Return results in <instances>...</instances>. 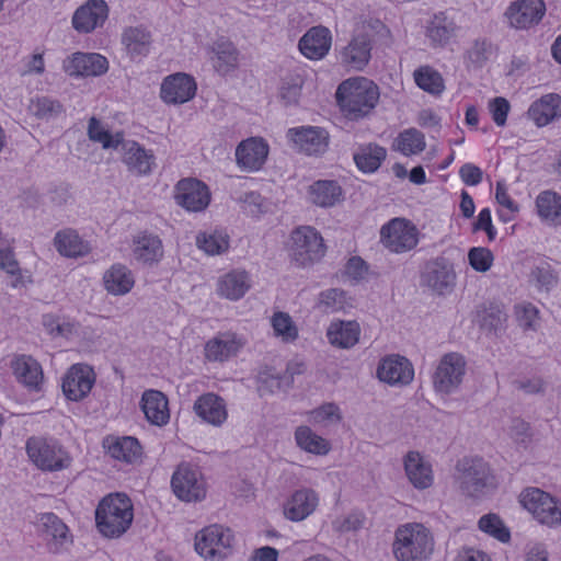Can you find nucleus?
I'll return each instance as SVG.
<instances>
[{
    "label": "nucleus",
    "mask_w": 561,
    "mask_h": 561,
    "mask_svg": "<svg viewBox=\"0 0 561 561\" xmlns=\"http://www.w3.org/2000/svg\"><path fill=\"white\" fill-rule=\"evenodd\" d=\"M196 89L193 77L178 72L163 80L160 96L168 104H183L194 98Z\"/></svg>",
    "instance_id": "nucleus-18"
},
{
    "label": "nucleus",
    "mask_w": 561,
    "mask_h": 561,
    "mask_svg": "<svg viewBox=\"0 0 561 561\" xmlns=\"http://www.w3.org/2000/svg\"><path fill=\"white\" fill-rule=\"evenodd\" d=\"M197 247L209 255L225 252L228 247V236L221 232L199 233L196 237Z\"/></svg>",
    "instance_id": "nucleus-53"
},
{
    "label": "nucleus",
    "mask_w": 561,
    "mask_h": 561,
    "mask_svg": "<svg viewBox=\"0 0 561 561\" xmlns=\"http://www.w3.org/2000/svg\"><path fill=\"white\" fill-rule=\"evenodd\" d=\"M511 110L510 102L502 96L493 98V122L499 126H504L507 114Z\"/></svg>",
    "instance_id": "nucleus-62"
},
{
    "label": "nucleus",
    "mask_w": 561,
    "mask_h": 561,
    "mask_svg": "<svg viewBox=\"0 0 561 561\" xmlns=\"http://www.w3.org/2000/svg\"><path fill=\"white\" fill-rule=\"evenodd\" d=\"M194 411L203 421L215 426L221 425L227 419L225 401L215 393L201 396L194 403Z\"/></svg>",
    "instance_id": "nucleus-34"
},
{
    "label": "nucleus",
    "mask_w": 561,
    "mask_h": 561,
    "mask_svg": "<svg viewBox=\"0 0 561 561\" xmlns=\"http://www.w3.org/2000/svg\"><path fill=\"white\" fill-rule=\"evenodd\" d=\"M371 43L367 35L355 36L340 54L342 64L354 70H363L369 59Z\"/></svg>",
    "instance_id": "nucleus-30"
},
{
    "label": "nucleus",
    "mask_w": 561,
    "mask_h": 561,
    "mask_svg": "<svg viewBox=\"0 0 561 561\" xmlns=\"http://www.w3.org/2000/svg\"><path fill=\"white\" fill-rule=\"evenodd\" d=\"M423 283L438 294L450 289L455 283L451 265L444 257H437L426 263L422 273Z\"/></svg>",
    "instance_id": "nucleus-26"
},
{
    "label": "nucleus",
    "mask_w": 561,
    "mask_h": 561,
    "mask_svg": "<svg viewBox=\"0 0 561 561\" xmlns=\"http://www.w3.org/2000/svg\"><path fill=\"white\" fill-rule=\"evenodd\" d=\"M245 345V340L231 331L219 332L208 340L204 347V355L208 362L224 363L238 355Z\"/></svg>",
    "instance_id": "nucleus-14"
},
{
    "label": "nucleus",
    "mask_w": 561,
    "mask_h": 561,
    "mask_svg": "<svg viewBox=\"0 0 561 561\" xmlns=\"http://www.w3.org/2000/svg\"><path fill=\"white\" fill-rule=\"evenodd\" d=\"M302 78L299 75L286 76L279 88V96L286 105L296 104L301 94Z\"/></svg>",
    "instance_id": "nucleus-54"
},
{
    "label": "nucleus",
    "mask_w": 561,
    "mask_h": 561,
    "mask_svg": "<svg viewBox=\"0 0 561 561\" xmlns=\"http://www.w3.org/2000/svg\"><path fill=\"white\" fill-rule=\"evenodd\" d=\"M271 322L275 335L284 342H294L298 337V329L288 313L275 312Z\"/></svg>",
    "instance_id": "nucleus-51"
},
{
    "label": "nucleus",
    "mask_w": 561,
    "mask_h": 561,
    "mask_svg": "<svg viewBox=\"0 0 561 561\" xmlns=\"http://www.w3.org/2000/svg\"><path fill=\"white\" fill-rule=\"evenodd\" d=\"M124 134L118 131L112 135L105 129L96 117H91L88 124V137L94 142H100L103 149H118Z\"/></svg>",
    "instance_id": "nucleus-47"
},
{
    "label": "nucleus",
    "mask_w": 561,
    "mask_h": 561,
    "mask_svg": "<svg viewBox=\"0 0 561 561\" xmlns=\"http://www.w3.org/2000/svg\"><path fill=\"white\" fill-rule=\"evenodd\" d=\"M233 535L221 525H210L195 536V550L205 559L221 560L226 558L232 546Z\"/></svg>",
    "instance_id": "nucleus-8"
},
{
    "label": "nucleus",
    "mask_w": 561,
    "mask_h": 561,
    "mask_svg": "<svg viewBox=\"0 0 561 561\" xmlns=\"http://www.w3.org/2000/svg\"><path fill=\"white\" fill-rule=\"evenodd\" d=\"M360 328L356 321H333L327 330L329 343L337 348L348 350L359 341Z\"/></svg>",
    "instance_id": "nucleus-33"
},
{
    "label": "nucleus",
    "mask_w": 561,
    "mask_h": 561,
    "mask_svg": "<svg viewBox=\"0 0 561 561\" xmlns=\"http://www.w3.org/2000/svg\"><path fill=\"white\" fill-rule=\"evenodd\" d=\"M386 157V148L374 142L358 146L353 153L356 167L364 173L376 172Z\"/></svg>",
    "instance_id": "nucleus-38"
},
{
    "label": "nucleus",
    "mask_w": 561,
    "mask_h": 561,
    "mask_svg": "<svg viewBox=\"0 0 561 561\" xmlns=\"http://www.w3.org/2000/svg\"><path fill=\"white\" fill-rule=\"evenodd\" d=\"M459 175L466 185H478L482 180V171L472 163L463 164L459 170Z\"/></svg>",
    "instance_id": "nucleus-63"
},
{
    "label": "nucleus",
    "mask_w": 561,
    "mask_h": 561,
    "mask_svg": "<svg viewBox=\"0 0 561 561\" xmlns=\"http://www.w3.org/2000/svg\"><path fill=\"white\" fill-rule=\"evenodd\" d=\"M403 465L405 474L415 489L425 490L432 486L434 482L432 466L419 451H409L404 456Z\"/></svg>",
    "instance_id": "nucleus-27"
},
{
    "label": "nucleus",
    "mask_w": 561,
    "mask_h": 561,
    "mask_svg": "<svg viewBox=\"0 0 561 561\" xmlns=\"http://www.w3.org/2000/svg\"><path fill=\"white\" fill-rule=\"evenodd\" d=\"M65 71L71 77L104 75L108 69L107 59L95 53H76L64 64Z\"/></svg>",
    "instance_id": "nucleus-22"
},
{
    "label": "nucleus",
    "mask_w": 561,
    "mask_h": 561,
    "mask_svg": "<svg viewBox=\"0 0 561 561\" xmlns=\"http://www.w3.org/2000/svg\"><path fill=\"white\" fill-rule=\"evenodd\" d=\"M468 58L476 68L482 67L488 60L485 42L477 41L468 50Z\"/></svg>",
    "instance_id": "nucleus-64"
},
{
    "label": "nucleus",
    "mask_w": 561,
    "mask_h": 561,
    "mask_svg": "<svg viewBox=\"0 0 561 561\" xmlns=\"http://www.w3.org/2000/svg\"><path fill=\"white\" fill-rule=\"evenodd\" d=\"M466 359L459 353L445 354L433 375V387L437 393L451 394L456 392L466 374Z\"/></svg>",
    "instance_id": "nucleus-10"
},
{
    "label": "nucleus",
    "mask_w": 561,
    "mask_h": 561,
    "mask_svg": "<svg viewBox=\"0 0 561 561\" xmlns=\"http://www.w3.org/2000/svg\"><path fill=\"white\" fill-rule=\"evenodd\" d=\"M28 111L38 119L50 121L64 113V106L58 100L38 96L31 100Z\"/></svg>",
    "instance_id": "nucleus-48"
},
{
    "label": "nucleus",
    "mask_w": 561,
    "mask_h": 561,
    "mask_svg": "<svg viewBox=\"0 0 561 561\" xmlns=\"http://www.w3.org/2000/svg\"><path fill=\"white\" fill-rule=\"evenodd\" d=\"M133 519V503L123 493L106 495L95 510L96 528L106 538L121 537L130 527Z\"/></svg>",
    "instance_id": "nucleus-2"
},
{
    "label": "nucleus",
    "mask_w": 561,
    "mask_h": 561,
    "mask_svg": "<svg viewBox=\"0 0 561 561\" xmlns=\"http://www.w3.org/2000/svg\"><path fill=\"white\" fill-rule=\"evenodd\" d=\"M470 266L477 272H486L491 267V251L486 248H472L468 253Z\"/></svg>",
    "instance_id": "nucleus-57"
},
{
    "label": "nucleus",
    "mask_w": 561,
    "mask_h": 561,
    "mask_svg": "<svg viewBox=\"0 0 561 561\" xmlns=\"http://www.w3.org/2000/svg\"><path fill=\"white\" fill-rule=\"evenodd\" d=\"M250 288V278L244 271H232L222 276L218 282V293L230 300H238Z\"/></svg>",
    "instance_id": "nucleus-40"
},
{
    "label": "nucleus",
    "mask_w": 561,
    "mask_h": 561,
    "mask_svg": "<svg viewBox=\"0 0 561 561\" xmlns=\"http://www.w3.org/2000/svg\"><path fill=\"white\" fill-rule=\"evenodd\" d=\"M16 380L28 391H41L44 374L41 364L30 355H18L11 360Z\"/></svg>",
    "instance_id": "nucleus-23"
},
{
    "label": "nucleus",
    "mask_w": 561,
    "mask_h": 561,
    "mask_svg": "<svg viewBox=\"0 0 561 561\" xmlns=\"http://www.w3.org/2000/svg\"><path fill=\"white\" fill-rule=\"evenodd\" d=\"M295 440L299 448L309 454L323 456L331 450L330 443L306 425L296 428Z\"/></svg>",
    "instance_id": "nucleus-44"
},
{
    "label": "nucleus",
    "mask_w": 561,
    "mask_h": 561,
    "mask_svg": "<svg viewBox=\"0 0 561 561\" xmlns=\"http://www.w3.org/2000/svg\"><path fill=\"white\" fill-rule=\"evenodd\" d=\"M342 414L335 403H324L312 410L309 414V421L314 425L331 426L341 422Z\"/></svg>",
    "instance_id": "nucleus-52"
},
{
    "label": "nucleus",
    "mask_w": 561,
    "mask_h": 561,
    "mask_svg": "<svg viewBox=\"0 0 561 561\" xmlns=\"http://www.w3.org/2000/svg\"><path fill=\"white\" fill-rule=\"evenodd\" d=\"M54 245L61 255L67 257L83 256L89 252L88 244L72 229L58 231L54 238Z\"/></svg>",
    "instance_id": "nucleus-41"
},
{
    "label": "nucleus",
    "mask_w": 561,
    "mask_h": 561,
    "mask_svg": "<svg viewBox=\"0 0 561 561\" xmlns=\"http://www.w3.org/2000/svg\"><path fill=\"white\" fill-rule=\"evenodd\" d=\"M527 115L538 127L548 125L561 117V96L549 93L535 101L528 108Z\"/></svg>",
    "instance_id": "nucleus-29"
},
{
    "label": "nucleus",
    "mask_w": 561,
    "mask_h": 561,
    "mask_svg": "<svg viewBox=\"0 0 561 561\" xmlns=\"http://www.w3.org/2000/svg\"><path fill=\"white\" fill-rule=\"evenodd\" d=\"M489 465L479 457H465L456 465V481L463 494L479 497L486 488Z\"/></svg>",
    "instance_id": "nucleus-9"
},
{
    "label": "nucleus",
    "mask_w": 561,
    "mask_h": 561,
    "mask_svg": "<svg viewBox=\"0 0 561 561\" xmlns=\"http://www.w3.org/2000/svg\"><path fill=\"white\" fill-rule=\"evenodd\" d=\"M392 550L398 561H425L433 553L434 538L424 525L409 523L396 530Z\"/></svg>",
    "instance_id": "nucleus-3"
},
{
    "label": "nucleus",
    "mask_w": 561,
    "mask_h": 561,
    "mask_svg": "<svg viewBox=\"0 0 561 561\" xmlns=\"http://www.w3.org/2000/svg\"><path fill=\"white\" fill-rule=\"evenodd\" d=\"M309 198L320 207H332L342 199V188L335 181L319 180L309 186Z\"/></svg>",
    "instance_id": "nucleus-39"
},
{
    "label": "nucleus",
    "mask_w": 561,
    "mask_h": 561,
    "mask_svg": "<svg viewBox=\"0 0 561 561\" xmlns=\"http://www.w3.org/2000/svg\"><path fill=\"white\" fill-rule=\"evenodd\" d=\"M546 14L543 0H516L505 12L508 24L517 30H528L538 25Z\"/></svg>",
    "instance_id": "nucleus-12"
},
{
    "label": "nucleus",
    "mask_w": 561,
    "mask_h": 561,
    "mask_svg": "<svg viewBox=\"0 0 561 561\" xmlns=\"http://www.w3.org/2000/svg\"><path fill=\"white\" fill-rule=\"evenodd\" d=\"M260 380L271 392L276 390H286L291 387V376L289 373H263Z\"/></svg>",
    "instance_id": "nucleus-56"
},
{
    "label": "nucleus",
    "mask_w": 561,
    "mask_h": 561,
    "mask_svg": "<svg viewBox=\"0 0 561 561\" xmlns=\"http://www.w3.org/2000/svg\"><path fill=\"white\" fill-rule=\"evenodd\" d=\"M107 453L117 460L133 463L141 457V446L137 438L125 436L113 439L107 445Z\"/></svg>",
    "instance_id": "nucleus-45"
},
{
    "label": "nucleus",
    "mask_w": 561,
    "mask_h": 561,
    "mask_svg": "<svg viewBox=\"0 0 561 561\" xmlns=\"http://www.w3.org/2000/svg\"><path fill=\"white\" fill-rule=\"evenodd\" d=\"M299 50L309 59L323 58L331 47V35L327 27H311L299 41Z\"/></svg>",
    "instance_id": "nucleus-28"
},
{
    "label": "nucleus",
    "mask_w": 561,
    "mask_h": 561,
    "mask_svg": "<svg viewBox=\"0 0 561 561\" xmlns=\"http://www.w3.org/2000/svg\"><path fill=\"white\" fill-rule=\"evenodd\" d=\"M530 280L540 291H550L558 284V276L550 265H539L531 270Z\"/></svg>",
    "instance_id": "nucleus-55"
},
{
    "label": "nucleus",
    "mask_w": 561,
    "mask_h": 561,
    "mask_svg": "<svg viewBox=\"0 0 561 561\" xmlns=\"http://www.w3.org/2000/svg\"><path fill=\"white\" fill-rule=\"evenodd\" d=\"M268 154V146L261 138H248L236 149L237 164L248 171H257L264 164Z\"/></svg>",
    "instance_id": "nucleus-25"
},
{
    "label": "nucleus",
    "mask_w": 561,
    "mask_h": 561,
    "mask_svg": "<svg viewBox=\"0 0 561 561\" xmlns=\"http://www.w3.org/2000/svg\"><path fill=\"white\" fill-rule=\"evenodd\" d=\"M141 410L153 425H165L170 420L167 397L159 390H146L141 397Z\"/></svg>",
    "instance_id": "nucleus-31"
},
{
    "label": "nucleus",
    "mask_w": 561,
    "mask_h": 561,
    "mask_svg": "<svg viewBox=\"0 0 561 561\" xmlns=\"http://www.w3.org/2000/svg\"><path fill=\"white\" fill-rule=\"evenodd\" d=\"M495 198H496V202L501 206H504L507 209V211L510 213V215H505L502 211H499V217L503 221L511 220V218H512L511 215L514 214L515 211H517L518 207L515 204V202L510 198V196L506 193V188H505L504 184L501 181H499L497 184H496Z\"/></svg>",
    "instance_id": "nucleus-58"
},
{
    "label": "nucleus",
    "mask_w": 561,
    "mask_h": 561,
    "mask_svg": "<svg viewBox=\"0 0 561 561\" xmlns=\"http://www.w3.org/2000/svg\"><path fill=\"white\" fill-rule=\"evenodd\" d=\"M378 378L391 386L409 385L414 377V369L410 360L400 355H389L379 362Z\"/></svg>",
    "instance_id": "nucleus-19"
},
{
    "label": "nucleus",
    "mask_w": 561,
    "mask_h": 561,
    "mask_svg": "<svg viewBox=\"0 0 561 561\" xmlns=\"http://www.w3.org/2000/svg\"><path fill=\"white\" fill-rule=\"evenodd\" d=\"M417 87L431 94L438 95L444 90V80L439 72L428 66L420 67L414 71Z\"/></svg>",
    "instance_id": "nucleus-49"
},
{
    "label": "nucleus",
    "mask_w": 561,
    "mask_h": 561,
    "mask_svg": "<svg viewBox=\"0 0 561 561\" xmlns=\"http://www.w3.org/2000/svg\"><path fill=\"white\" fill-rule=\"evenodd\" d=\"M95 382L93 369L85 364L70 367L62 379V392L67 399L79 401L85 398Z\"/></svg>",
    "instance_id": "nucleus-15"
},
{
    "label": "nucleus",
    "mask_w": 561,
    "mask_h": 561,
    "mask_svg": "<svg viewBox=\"0 0 561 561\" xmlns=\"http://www.w3.org/2000/svg\"><path fill=\"white\" fill-rule=\"evenodd\" d=\"M119 147L123 151V162L128 167L129 171L139 175L151 172L153 156L138 142L134 140H125L123 137V141Z\"/></svg>",
    "instance_id": "nucleus-32"
},
{
    "label": "nucleus",
    "mask_w": 561,
    "mask_h": 561,
    "mask_svg": "<svg viewBox=\"0 0 561 561\" xmlns=\"http://www.w3.org/2000/svg\"><path fill=\"white\" fill-rule=\"evenodd\" d=\"M175 201L188 211H202L209 205L210 192L197 179H182L175 186Z\"/></svg>",
    "instance_id": "nucleus-13"
},
{
    "label": "nucleus",
    "mask_w": 561,
    "mask_h": 561,
    "mask_svg": "<svg viewBox=\"0 0 561 561\" xmlns=\"http://www.w3.org/2000/svg\"><path fill=\"white\" fill-rule=\"evenodd\" d=\"M335 98L344 116L357 121L367 116L376 106L379 89L367 78H350L340 83Z\"/></svg>",
    "instance_id": "nucleus-1"
},
{
    "label": "nucleus",
    "mask_w": 561,
    "mask_h": 561,
    "mask_svg": "<svg viewBox=\"0 0 561 561\" xmlns=\"http://www.w3.org/2000/svg\"><path fill=\"white\" fill-rule=\"evenodd\" d=\"M39 520L46 537L51 539L48 543L49 551L57 553L66 543L71 542L67 525L57 515L45 513Z\"/></svg>",
    "instance_id": "nucleus-35"
},
{
    "label": "nucleus",
    "mask_w": 561,
    "mask_h": 561,
    "mask_svg": "<svg viewBox=\"0 0 561 561\" xmlns=\"http://www.w3.org/2000/svg\"><path fill=\"white\" fill-rule=\"evenodd\" d=\"M122 43L131 58L142 57L150 50L151 35L144 27H128L122 35Z\"/></svg>",
    "instance_id": "nucleus-42"
},
{
    "label": "nucleus",
    "mask_w": 561,
    "mask_h": 561,
    "mask_svg": "<svg viewBox=\"0 0 561 561\" xmlns=\"http://www.w3.org/2000/svg\"><path fill=\"white\" fill-rule=\"evenodd\" d=\"M105 289L115 296H122L131 290L135 278L131 271L124 264H114L103 275Z\"/></svg>",
    "instance_id": "nucleus-36"
},
{
    "label": "nucleus",
    "mask_w": 561,
    "mask_h": 561,
    "mask_svg": "<svg viewBox=\"0 0 561 561\" xmlns=\"http://www.w3.org/2000/svg\"><path fill=\"white\" fill-rule=\"evenodd\" d=\"M537 213L549 225H561V196L552 191L541 192L536 198Z\"/></svg>",
    "instance_id": "nucleus-43"
},
{
    "label": "nucleus",
    "mask_w": 561,
    "mask_h": 561,
    "mask_svg": "<svg viewBox=\"0 0 561 561\" xmlns=\"http://www.w3.org/2000/svg\"><path fill=\"white\" fill-rule=\"evenodd\" d=\"M364 525V518L360 514H350L342 520L334 522V527L342 533L356 531Z\"/></svg>",
    "instance_id": "nucleus-61"
},
{
    "label": "nucleus",
    "mask_w": 561,
    "mask_h": 561,
    "mask_svg": "<svg viewBox=\"0 0 561 561\" xmlns=\"http://www.w3.org/2000/svg\"><path fill=\"white\" fill-rule=\"evenodd\" d=\"M510 434L512 438L518 444H526L530 438V426L528 423L520 419L512 421Z\"/></svg>",
    "instance_id": "nucleus-60"
},
{
    "label": "nucleus",
    "mask_w": 561,
    "mask_h": 561,
    "mask_svg": "<svg viewBox=\"0 0 561 561\" xmlns=\"http://www.w3.org/2000/svg\"><path fill=\"white\" fill-rule=\"evenodd\" d=\"M174 495L183 502H199L206 497V482L202 472L187 462L178 466L171 478Z\"/></svg>",
    "instance_id": "nucleus-7"
},
{
    "label": "nucleus",
    "mask_w": 561,
    "mask_h": 561,
    "mask_svg": "<svg viewBox=\"0 0 561 561\" xmlns=\"http://www.w3.org/2000/svg\"><path fill=\"white\" fill-rule=\"evenodd\" d=\"M514 314L518 328L524 333L537 332L541 327L539 309L531 302H520L514 307Z\"/></svg>",
    "instance_id": "nucleus-46"
},
{
    "label": "nucleus",
    "mask_w": 561,
    "mask_h": 561,
    "mask_svg": "<svg viewBox=\"0 0 561 561\" xmlns=\"http://www.w3.org/2000/svg\"><path fill=\"white\" fill-rule=\"evenodd\" d=\"M131 252L137 262L152 266L163 257V243L158 234L139 231L133 237Z\"/></svg>",
    "instance_id": "nucleus-20"
},
{
    "label": "nucleus",
    "mask_w": 561,
    "mask_h": 561,
    "mask_svg": "<svg viewBox=\"0 0 561 561\" xmlns=\"http://www.w3.org/2000/svg\"><path fill=\"white\" fill-rule=\"evenodd\" d=\"M344 291L342 289L330 288L320 293L318 304L325 308L337 309L342 307Z\"/></svg>",
    "instance_id": "nucleus-59"
},
{
    "label": "nucleus",
    "mask_w": 561,
    "mask_h": 561,
    "mask_svg": "<svg viewBox=\"0 0 561 561\" xmlns=\"http://www.w3.org/2000/svg\"><path fill=\"white\" fill-rule=\"evenodd\" d=\"M289 254L291 261L305 267L319 261L325 253L321 234L310 226L296 228L291 232Z\"/></svg>",
    "instance_id": "nucleus-6"
},
{
    "label": "nucleus",
    "mask_w": 561,
    "mask_h": 561,
    "mask_svg": "<svg viewBox=\"0 0 561 561\" xmlns=\"http://www.w3.org/2000/svg\"><path fill=\"white\" fill-rule=\"evenodd\" d=\"M108 16V7L104 0H89L79 7L72 15V26L79 33H91L104 24Z\"/></svg>",
    "instance_id": "nucleus-17"
},
{
    "label": "nucleus",
    "mask_w": 561,
    "mask_h": 561,
    "mask_svg": "<svg viewBox=\"0 0 561 561\" xmlns=\"http://www.w3.org/2000/svg\"><path fill=\"white\" fill-rule=\"evenodd\" d=\"M26 454L30 460L41 470L60 471L68 468L72 458L54 439L42 436H32L26 440Z\"/></svg>",
    "instance_id": "nucleus-5"
},
{
    "label": "nucleus",
    "mask_w": 561,
    "mask_h": 561,
    "mask_svg": "<svg viewBox=\"0 0 561 561\" xmlns=\"http://www.w3.org/2000/svg\"><path fill=\"white\" fill-rule=\"evenodd\" d=\"M458 26L445 12L433 16L426 27V36L434 46H444L456 36Z\"/></svg>",
    "instance_id": "nucleus-37"
},
{
    "label": "nucleus",
    "mask_w": 561,
    "mask_h": 561,
    "mask_svg": "<svg viewBox=\"0 0 561 561\" xmlns=\"http://www.w3.org/2000/svg\"><path fill=\"white\" fill-rule=\"evenodd\" d=\"M518 502L539 524L549 528L561 525V504L550 493L528 486L518 495Z\"/></svg>",
    "instance_id": "nucleus-4"
},
{
    "label": "nucleus",
    "mask_w": 561,
    "mask_h": 561,
    "mask_svg": "<svg viewBox=\"0 0 561 561\" xmlns=\"http://www.w3.org/2000/svg\"><path fill=\"white\" fill-rule=\"evenodd\" d=\"M287 137L294 142L297 149L309 156L322 154L329 145V134L320 127L301 126L290 128Z\"/></svg>",
    "instance_id": "nucleus-16"
},
{
    "label": "nucleus",
    "mask_w": 561,
    "mask_h": 561,
    "mask_svg": "<svg viewBox=\"0 0 561 561\" xmlns=\"http://www.w3.org/2000/svg\"><path fill=\"white\" fill-rule=\"evenodd\" d=\"M319 504L318 493L309 488L296 490L284 504V515L291 522H301L310 516Z\"/></svg>",
    "instance_id": "nucleus-24"
},
{
    "label": "nucleus",
    "mask_w": 561,
    "mask_h": 561,
    "mask_svg": "<svg viewBox=\"0 0 561 561\" xmlns=\"http://www.w3.org/2000/svg\"><path fill=\"white\" fill-rule=\"evenodd\" d=\"M396 148L405 156L416 154L425 149L424 135L415 129H407L396 139Z\"/></svg>",
    "instance_id": "nucleus-50"
},
{
    "label": "nucleus",
    "mask_w": 561,
    "mask_h": 561,
    "mask_svg": "<svg viewBox=\"0 0 561 561\" xmlns=\"http://www.w3.org/2000/svg\"><path fill=\"white\" fill-rule=\"evenodd\" d=\"M381 241L391 252L402 253L417 244V230L407 219L394 218L380 230Z\"/></svg>",
    "instance_id": "nucleus-11"
},
{
    "label": "nucleus",
    "mask_w": 561,
    "mask_h": 561,
    "mask_svg": "<svg viewBox=\"0 0 561 561\" xmlns=\"http://www.w3.org/2000/svg\"><path fill=\"white\" fill-rule=\"evenodd\" d=\"M209 59L214 70L227 76L239 67L240 51L227 37H219L209 46Z\"/></svg>",
    "instance_id": "nucleus-21"
}]
</instances>
